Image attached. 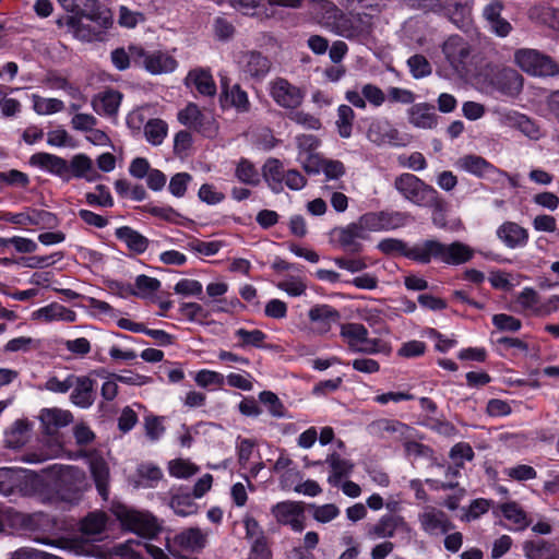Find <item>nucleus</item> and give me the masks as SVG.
<instances>
[{
    "mask_svg": "<svg viewBox=\"0 0 559 559\" xmlns=\"http://www.w3.org/2000/svg\"><path fill=\"white\" fill-rule=\"evenodd\" d=\"M394 188L405 200L417 206L429 207L435 212L445 210V201L439 192L413 174L404 173L397 176L394 180Z\"/></svg>",
    "mask_w": 559,
    "mask_h": 559,
    "instance_id": "1",
    "label": "nucleus"
},
{
    "mask_svg": "<svg viewBox=\"0 0 559 559\" xmlns=\"http://www.w3.org/2000/svg\"><path fill=\"white\" fill-rule=\"evenodd\" d=\"M56 492L62 501L78 503L86 487V475L78 466H60L55 480Z\"/></svg>",
    "mask_w": 559,
    "mask_h": 559,
    "instance_id": "2",
    "label": "nucleus"
},
{
    "mask_svg": "<svg viewBox=\"0 0 559 559\" xmlns=\"http://www.w3.org/2000/svg\"><path fill=\"white\" fill-rule=\"evenodd\" d=\"M514 61L524 72L534 76H554L559 72L557 62L536 49H518Z\"/></svg>",
    "mask_w": 559,
    "mask_h": 559,
    "instance_id": "3",
    "label": "nucleus"
},
{
    "mask_svg": "<svg viewBox=\"0 0 559 559\" xmlns=\"http://www.w3.org/2000/svg\"><path fill=\"white\" fill-rule=\"evenodd\" d=\"M116 516L126 530L141 537L154 538L162 531V525L157 518L148 512L122 508L116 512Z\"/></svg>",
    "mask_w": 559,
    "mask_h": 559,
    "instance_id": "4",
    "label": "nucleus"
},
{
    "mask_svg": "<svg viewBox=\"0 0 559 559\" xmlns=\"http://www.w3.org/2000/svg\"><path fill=\"white\" fill-rule=\"evenodd\" d=\"M441 49L455 73L460 75L468 73L473 48L467 39L460 35H451L443 41Z\"/></svg>",
    "mask_w": 559,
    "mask_h": 559,
    "instance_id": "5",
    "label": "nucleus"
},
{
    "mask_svg": "<svg viewBox=\"0 0 559 559\" xmlns=\"http://www.w3.org/2000/svg\"><path fill=\"white\" fill-rule=\"evenodd\" d=\"M129 50L134 63H141L151 74L171 73L178 67V61L166 51L155 50L150 52L138 45H130Z\"/></svg>",
    "mask_w": 559,
    "mask_h": 559,
    "instance_id": "6",
    "label": "nucleus"
},
{
    "mask_svg": "<svg viewBox=\"0 0 559 559\" xmlns=\"http://www.w3.org/2000/svg\"><path fill=\"white\" fill-rule=\"evenodd\" d=\"M366 135L377 146L404 147L408 143L407 135L402 134L386 118L373 119Z\"/></svg>",
    "mask_w": 559,
    "mask_h": 559,
    "instance_id": "7",
    "label": "nucleus"
},
{
    "mask_svg": "<svg viewBox=\"0 0 559 559\" xmlns=\"http://www.w3.org/2000/svg\"><path fill=\"white\" fill-rule=\"evenodd\" d=\"M366 231H389L404 227L411 219L407 212L379 211L367 212L359 216Z\"/></svg>",
    "mask_w": 559,
    "mask_h": 559,
    "instance_id": "8",
    "label": "nucleus"
},
{
    "mask_svg": "<svg viewBox=\"0 0 559 559\" xmlns=\"http://www.w3.org/2000/svg\"><path fill=\"white\" fill-rule=\"evenodd\" d=\"M306 503L304 501L284 500L272 506L271 514L283 526H289L292 531L300 533L306 527Z\"/></svg>",
    "mask_w": 559,
    "mask_h": 559,
    "instance_id": "9",
    "label": "nucleus"
},
{
    "mask_svg": "<svg viewBox=\"0 0 559 559\" xmlns=\"http://www.w3.org/2000/svg\"><path fill=\"white\" fill-rule=\"evenodd\" d=\"M177 118L181 124L206 138H212L217 131L214 117L204 114L195 103H188L183 109L179 110Z\"/></svg>",
    "mask_w": 559,
    "mask_h": 559,
    "instance_id": "10",
    "label": "nucleus"
},
{
    "mask_svg": "<svg viewBox=\"0 0 559 559\" xmlns=\"http://www.w3.org/2000/svg\"><path fill=\"white\" fill-rule=\"evenodd\" d=\"M218 103L223 111L234 109L237 114H247L251 109L248 93L238 83L231 85L228 78L221 80Z\"/></svg>",
    "mask_w": 559,
    "mask_h": 559,
    "instance_id": "11",
    "label": "nucleus"
},
{
    "mask_svg": "<svg viewBox=\"0 0 559 559\" xmlns=\"http://www.w3.org/2000/svg\"><path fill=\"white\" fill-rule=\"evenodd\" d=\"M270 95L280 107L296 109L302 104L306 93L287 79L276 78L270 83Z\"/></svg>",
    "mask_w": 559,
    "mask_h": 559,
    "instance_id": "12",
    "label": "nucleus"
},
{
    "mask_svg": "<svg viewBox=\"0 0 559 559\" xmlns=\"http://www.w3.org/2000/svg\"><path fill=\"white\" fill-rule=\"evenodd\" d=\"M331 234L336 237L335 241L340 248L350 254H358L364 250L362 243L358 241L359 239H368V234L360 218L346 226L335 227Z\"/></svg>",
    "mask_w": 559,
    "mask_h": 559,
    "instance_id": "13",
    "label": "nucleus"
},
{
    "mask_svg": "<svg viewBox=\"0 0 559 559\" xmlns=\"http://www.w3.org/2000/svg\"><path fill=\"white\" fill-rule=\"evenodd\" d=\"M489 85L504 96H516L523 88V76L512 68H497L488 75Z\"/></svg>",
    "mask_w": 559,
    "mask_h": 559,
    "instance_id": "14",
    "label": "nucleus"
},
{
    "mask_svg": "<svg viewBox=\"0 0 559 559\" xmlns=\"http://www.w3.org/2000/svg\"><path fill=\"white\" fill-rule=\"evenodd\" d=\"M238 66L246 78L260 82L269 74L272 62L261 51L247 50L240 52Z\"/></svg>",
    "mask_w": 559,
    "mask_h": 559,
    "instance_id": "15",
    "label": "nucleus"
},
{
    "mask_svg": "<svg viewBox=\"0 0 559 559\" xmlns=\"http://www.w3.org/2000/svg\"><path fill=\"white\" fill-rule=\"evenodd\" d=\"M28 164L59 177L63 182L71 180V175L68 174V160L61 156L37 152L29 157Z\"/></svg>",
    "mask_w": 559,
    "mask_h": 559,
    "instance_id": "16",
    "label": "nucleus"
},
{
    "mask_svg": "<svg viewBox=\"0 0 559 559\" xmlns=\"http://www.w3.org/2000/svg\"><path fill=\"white\" fill-rule=\"evenodd\" d=\"M96 380L90 376L73 374L70 401L80 408H90L96 400Z\"/></svg>",
    "mask_w": 559,
    "mask_h": 559,
    "instance_id": "17",
    "label": "nucleus"
},
{
    "mask_svg": "<svg viewBox=\"0 0 559 559\" xmlns=\"http://www.w3.org/2000/svg\"><path fill=\"white\" fill-rule=\"evenodd\" d=\"M504 5L501 0H492L485 5L483 16L489 31L498 37L504 38L513 31L512 24L502 16Z\"/></svg>",
    "mask_w": 559,
    "mask_h": 559,
    "instance_id": "18",
    "label": "nucleus"
},
{
    "mask_svg": "<svg viewBox=\"0 0 559 559\" xmlns=\"http://www.w3.org/2000/svg\"><path fill=\"white\" fill-rule=\"evenodd\" d=\"M497 238L509 249L524 248L528 243V230L515 222L507 221L496 230Z\"/></svg>",
    "mask_w": 559,
    "mask_h": 559,
    "instance_id": "19",
    "label": "nucleus"
},
{
    "mask_svg": "<svg viewBox=\"0 0 559 559\" xmlns=\"http://www.w3.org/2000/svg\"><path fill=\"white\" fill-rule=\"evenodd\" d=\"M185 85L195 91L204 97H214L217 93V86L210 69H191L185 78Z\"/></svg>",
    "mask_w": 559,
    "mask_h": 559,
    "instance_id": "20",
    "label": "nucleus"
},
{
    "mask_svg": "<svg viewBox=\"0 0 559 559\" xmlns=\"http://www.w3.org/2000/svg\"><path fill=\"white\" fill-rule=\"evenodd\" d=\"M413 261L424 265L431 262L443 263V242L438 239H426L414 245Z\"/></svg>",
    "mask_w": 559,
    "mask_h": 559,
    "instance_id": "21",
    "label": "nucleus"
},
{
    "mask_svg": "<svg viewBox=\"0 0 559 559\" xmlns=\"http://www.w3.org/2000/svg\"><path fill=\"white\" fill-rule=\"evenodd\" d=\"M421 528L428 534H447L454 528V524L442 510L431 509L419 516Z\"/></svg>",
    "mask_w": 559,
    "mask_h": 559,
    "instance_id": "22",
    "label": "nucleus"
},
{
    "mask_svg": "<svg viewBox=\"0 0 559 559\" xmlns=\"http://www.w3.org/2000/svg\"><path fill=\"white\" fill-rule=\"evenodd\" d=\"M68 174L72 178L85 179L87 182L98 180L102 175L94 168L92 158L84 154L79 153L68 162Z\"/></svg>",
    "mask_w": 559,
    "mask_h": 559,
    "instance_id": "23",
    "label": "nucleus"
},
{
    "mask_svg": "<svg viewBox=\"0 0 559 559\" xmlns=\"http://www.w3.org/2000/svg\"><path fill=\"white\" fill-rule=\"evenodd\" d=\"M408 121L416 128L433 129L438 124V115L433 105L428 103L414 104L408 110Z\"/></svg>",
    "mask_w": 559,
    "mask_h": 559,
    "instance_id": "24",
    "label": "nucleus"
},
{
    "mask_svg": "<svg viewBox=\"0 0 559 559\" xmlns=\"http://www.w3.org/2000/svg\"><path fill=\"white\" fill-rule=\"evenodd\" d=\"M39 420L43 432L47 436H53L59 428L68 426L73 420V416L69 411L44 408L40 412Z\"/></svg>",
    "mask_w": 559,
    "mask_h": 559,
    "instance_id": "25",
    "label": "nucleus"
},
{
    "mask_svg": "<svg viewBox=\"0 0 559 559\" xmlns=\"http://www.w3.org/2000/svg\"><path fill=\"white\" fill-rule=\"evenodd\" d=\"M285 173L283 162L275 157L267 158L261 169V176L274 193L283 191Z\"/></svg>",
    "mask_w": 559,
    "mask_h": 559,
    "instance_id": "26",
    "label": "nucleus"
},
{
    "mask_svg": "<svg viewBox=\"0 0 559 559\" xmlns=\"http://www.w3.org/2000/svg\"><path fill=\"white\" fill-rule=\"evenodd\" d=\"M115 237L123 242L133 254H143L150 246L148 238L130 226L116 228Z\"/></svg>",
    "mask_w": 559,
    "mask_h": 559,
    "instance_id": "27",
    "label": "nucleus"
},
{
    "mask_svg": "<svg viewBox=\"0 0 559 559\" xmlns=\"http://www.w3.org/2000/svg\"><path fill=\"white\" fill-rule=\"evenodd\" d=\"M457 164L461 169L478 178L490 177L498 171V168L495 165L489 163L483 156L475 154L462 156Z\"/></svg>",
    "mask_w": 559,
    "mask_h": 559,
    "instance_id": "28",
    "label": "nucleus"
},
{
    "mask_svg": "<svg viewBox=\"0 0 559 559\" xmlns=\"http://www.w3.org/2000/svg\"><path fill=\"white\" fill-rule=\"evenodd\" d=\"M309 320L316 323L322 333L331 330L341 319L340 312L330 305H316L308 312Z\"/></svg>",
    "mask_w": 559,
    "mask_h": 559,
    "instance_id": "29",
    "label": "nucleus"
},
{
    "mask_svg": "<svg viewBox=\"0 0 559 559\" xmlns=\"http://www.w3.org/2000/svg\"><path fill=\"white\" fill-rule=\"evenodd\" d=\"M475 252L476 251L472 247L459 240L451 243L443 242V264H465L474 258Z\"/></svg>",
    "mask_w": 559,
    "mask_h": 559,
    "instance_id": "30",
    "label": "nucleus"
},
{
    "mask_svg": "<svg viewBox=\"0 0 559 559\" xmlns=\"http://www.w3.org/2000/svg\"><path fill=\"white\" fill-rule=\"evenodd\" d=\"M406 523L402 516L386 513L382 515L379 521L371 525L367 534L372 538H392L395 532L401 527L405 526Z\"/></svg>",
    "mask_w": 559,
    "mask_h": 559,
    "instance_id": "31",
    "label": "nucleus"
},
{
    "mask_svg": "<svg viewBox=\"0 0 559 559\" xmlns=\"http://www.w3.org/2000/svg\"><path fill=\"white\" fill-rule=\"evenodd\" d=\"M121 100L122 94L119 91L108 88L95 96L92 105L97 114L111 117L117 115Z\"/></svg>",
    "mask_w": 559,
    "mask_h": 559,
    "instance_id": "32",
    "label": "nucleus"
},
{
    "mask_svg": "<svg viewBox=\"0 0 559 559\" xmlns=\"http://www.w3.org/2000/svg\"><path fill=\"white\" fill-rule=\"evenodd\" d=\"M523 551L527 559H559V547L545 539L525 542Z\"/></svg>",
    "mask_w": 559,
    "mask_h": 559,
    "instance_id": "33",
    "label": "nucleus"
},
{
    "mask_svg": "<svg viewBox=\"0 0 559 559\" xmlns=\"http://www.w3.org/2000/svg\"><path fill=\"white\" fill-rule=\"evenodd\" d=\"M145 550L153 559H170L165 551L152 544L141 545L134 540H128L118 546L119 554L129 559H143L142 549Z\"/></svg>",
    "mask_w": 559,
    "mask_h": 559,
    "instance_id": "34",
    "label": "nucleus"
},
{
    "mask_svg": "<svg viewBox=\"0 0 559 559\" xmlns=\"http://www.w3.org/2000/svg\"><path fill=\"white\" fill-rule=\"evenodd\" d=\"M325 463L331 467L328 481L333 487H338L343 478L348 477L354 469V463L349 460L342 459L336 452L328 455Z\"/></svg>",
    "mask_w": 559,
    "mask_h": 559,
    "instance_id": "35",
    "label": "nucleus"
},
{
    "mask_svg": "<svg viewBox=\"0 0 559 559\" xmlns=\"http://www.w3.org/2000/svg\"><path fill=\"white\" fill-rule=\"evenodd\" d=\"M34 318L43 319L46 322L51 321H66L74 322L76 320L75 311L58 304L52 302L48 306L41 307L34 312Z\"/></svg>",
    "mask_w": 559,
    "mask_h": 559,
    "instance_id": "36",
    "label": "nucleus"
},
{
    "mask_svg": "<svg viewBox=\"0 0 559 559\" xmlns=\"http://www.w3.org/2000/svg\"><path fill=\"white\" fill-rule=\"evenodd\" d=\"M174 542L180 548L193 552L201 551L206 545V538L198 527H190L180 532L175 536Z\"/></svg>",
    "mask_w": 559,
    "mask_h": 559,
    "instance_id": "37",
    "label": "nucleus"
},
{
    "mask_svg": "<svg viewBox=\"0 0 559 559\" xmlns=\"http://www.w3.org/2000/svg\"><path fill=\"white\" fill-rule=\"evenodd\" d=\"M193 496L186 488H180L171 495L169 506L179 516H189L198 513L199 506L194 502Z\"/></svg>",
    "mask_w": 559,
    "mask_h": 559,
    "instance_id": "38",
    "label": "nucleus"
},
{
    "mask_svg": "<svg viewBox=\"0 0 559 559\" xmlns=\"http://www.w3.org/2000/svg\"><path fill=\"white\" fill-rule=\"evenodd\" d=\"M143 211L153 217L163 219L170 224L186 226L188 223H192L191 219L182 216L170 205L158 206L150 203L144 205Z\"/></svg>",
    "mask_w": 559,
    "mask_h": 559,
    "instance_id": "39",
    "label": "nucleus"
},
{
    "mask_svg": "<svg viewBox=\"0 0 559 559\" xmlns=\"http://www.w3.org/2000/svg\"><path fill=\"white\" fill-rule=\"evenodd\" d=\"M235 337L239 340L237 344L238 347H254L259 349H269L270 346L265 344V340L267 338V334L262 330H246L240 328L235 331Z\"/></svg>",
    "mask_w": 559,
    "mask_h": 559,
    "instance_id": "40",
    "label": "nucleus"
},
{
    "mask_svg": "<svg viewBox=\"0 0 559 559\" xmlns=\"http://www.w3.org/2000/svg\"><path fill=\"white\" fill-rule=\"evenodd\" d=\"M91 475L95 483L96 489L103 499L108 498L109 468L104 460H95L91 462Z\"/></svg>",
    "mask_w": 559,
    "mask_h": 559,
    "instance_id": "41",
    "label": "nucleus"
},
{
    "mask_svg": "<svg viewBox=\"0 0 559 559\" xmlns=\"http://www.w3.org/2000/svg\"><path fill=\"white\" fill-rule=\"evenodd\" d=\"M377 249L385 255H400L413 261L414 246L409 247L402 239L384 238L378 242Z\"/></svg>",
    "mask_w": 559,
    "mask_h": 559,
    "instance_id": "42",
    "label": "nucleus"
},
{
    "mask_svg": "<svg viewBox=\"0 0 559 559\" xmlns=\"http://www.w3.org/2000/svg\"><path fill=\"white\" fill-rule=\"evenodd\" d=\"M235 177L243 185L257 187L260 185V174L254 164L246 158L241 157L235 168Z\"/></svg>",
    "mask_w": 559,
    "mask_h": 559,
    "instance_id": "43",
    "label": "nucleus"
},
{
    "mask_svg": "<svg viewBox=\"0 0 559 559\" xmlns=\"http://www.w3.org/2000/svg\"><path fill=\"white\" fill-rule=\"evenodd\" d=\"M439 5L444 9L453 23H464L471 13V0H437Z\"/></svg>",
    "mask_w": 559,
    "mask_h": 559,
    "instance_id": "44",
    "label": "nucleus"
},
{
    "mask_svg": "<svg viewBox=\"0 0 559 559\" xmlns=\"http://www.w3.org/2000/svg\"><path fill=\"white\" fill-rule=\"evenodd\" d=\"M356 114L349 105L342 104L337 107L336 128L342 139H349L353 134V126Z\"/></svg>",
    "mask_w": 559,
    "mask_h": 559,
    "instance_id": "45",
    "label": "nucleus"
},
{
    "mask_svg": "<svg viewBox=\"0 0 559 559\" xmlns=\"http://www.w3.org/2000/svg\"><path fill=\"white\" fill-rule=\"evenodd\" d=\"M167 132V123L159 118L150 119L144 124V136L146 141L154 146H158L164 142Z\"/></svg>",
    "mask_w": 559,
    "mask_h": 559,
    "instance_id": "46",
    "label": "nucleus"
},
{
    "mask_svg": "<svg viewBox=\"0 0 559 559\" xmlns=\"http://www.w3.org/2000/svg\"><path fill=\"white\" fill-rule=\"evenodd\" d=\"M29 226H37L40 228L53 229L59 226L60 219L58 216L49 211L28 207Z\"/></svg>",
    "mask_w": 559,
    "mask_h": 559,
    "instance_id": "47",
    "label": "nucleus"
},
{
    "mask_svg": "<svg viewBox=\"0 0 559 559\" xmlns=\"http://www.w3.org/2000/svg\"><path fill=\"white\" fill-rule=\"evenodd\" d=\"M341 336L347 340L348 346L354 350L357 343L367 341L368 329L361 323H345L341 326Z\"/></svg>",
    "mask_w": 559,
    "mask_h": 559,
    "instance_id": "48",
    "label": "nucleus"
},
{
    "mask_svg": "<svg viewBox=\"0 0 559 559\" xmlns=\"http://www.w3.org/2000/svg\"><path fill=\"white\" fill-rule=\"evenodd\" d=\"M162 283L156 277H151L145 274L138 275L133 287L135 294L133 296L139 298H147L150 295L159 290Z\"/></svg>",
    "mask_w": 559,
    "mask_h": 559,
    "instance_id": "49",
    "label": "nucleus"
},
{
    "mask_svg": "<svg viewBox=\"0 0 559 559\" xmlns=\"http://www.w3.org/2000/svg\"><path fill=\"white\" fill-rule=\"evenodd\" d=\"M95 190L97 193L94 192H87L85 193V202L90 206H100V207H112L115 202L112 199V195L110 193V190L105 185H97L95 187Z\"/></svg>",
    "mask_w": 559,
    "mask_h": 559,
    "instance_id": "50",
    "label": "nucleus"
},
{
    "mask_svg": "<svg viewBox=\"0 0 559 559\" xmlns=\"http://www.w3.org/2000/svg\"><path fill=\"white\" fill-rule=\"evenodd\" d=\"M64 103L58 98H44L33 95V109L38 115H52L63 110Z\"/></svg>",
    "mask_w": 559,
    "mask_h": 559,
    "instance_id": "51",
    "label": "nucleus"
},
{
    "mask_svg": "<svg viewBox=\"0 0 559 559\" xmlns=\"http://www.w3.org/2000/svg\"><path fill=\"white\" fill-rule=\"evenodd\" d=\"M259 401L267 408L269 413L276 418L286 416V407L280 397L272 391H261Z\"/></svg>",
    "mask_w": 559,
    "mask_h": 559,
    "instance_id": "52",
    "label": "nucleus"
},
{
    "mask_svg": "<svg viewBox=\"0 0 559 559\" xmlns=\"http://www.w3.org/2000/svg\"><path fill=\"white\" fill-rule=\"evenodd\" d=\"M407 64L409 67V72L415 79H423L431 74V64L423 55L416 53L409 57Z\"/></svg>",
    "mask_w": 559,
    "mask_h": 559,
    "instance_id": "53",
    "label": "nucleus"
},
{
    "mask_svg": "<svg viewBox=\"0 0 559 559\" xmlns=\"http://www.w3.org/2000/svg\"><path fill=\"white\" fill-rule=\"evenodd\" d=\"M273 552L270 547L269 538L264 535V532H261V535L258 536L251 547L249 559H272Z\"/></svg>",
    "mask_w": 559,
    "mask_h": 559,
    "instance_id": "54",
    "label": "nucleus"
},
{
    "mask_svg": "<svg viewBox=\"0 0 559 559\" xmlns=\"http://www.w3.org/2000/svg\"><path fill=\"white\" fill-rule=\"evenodd\" d=\"M502 515L512 521L514 524L526 526V513L525 511L514 501L506 502L500 506Z\"/></svg>",
    "mask_w": 559,
    "mask_h": 559,
    "instance_id": "55",
    "label": "nucleus"
},
{
    "mask_svg": "<svg viewBox=\"0 0 559 559\" xmlns=\"http://www.w3.org/2000/svg\"><path fill=\"white\" fill-rule=\"evenodd\" d=\"M179 311L190 322L203 323L210 316L209 311L198 302H182Z\"/></svg>",
    "mask_w": 559,
    "mask_h": 559,
    "instance_id": "56",
    "label": "nucleus"
},
{
    "mask_svg": "<svg viewBox=\"0 0 559 559\" xmlns=\"http://www.w3.org/2000/svg\"><path fill=\"white\" fill-rule=\"evenodd\" d=\"M138 476L145 480L144 487L154 488L163 477L162 469L153 464H141L138 467Z\"/></svg>",
    "mask_w": 559,
    "mask_h": 559,
    "instance_id": "57",
    "label": "nucleus"
},
{
    "mask_svg": "<svg viewBox=\"0 0 559 559\" xmlns=\"http://www.w3.org/2000/svg\"><path fill=\"white\" fill-rule=\"evenodd\" d=\"M492 324L501 332H518L522 328V321L511 314H493Z\"/></svg>",
    "mask_w": 559,
    "mask_h": 559,
    "instance_id": "58",
    "label": "nucleus"
},
{
    "mask_svg": "<svg viewBox=\"0 0 559 559\" xmlns=\"http://www.w3.org/2000/svg\"><path fill=\"white\" fill-rule=\"evenodd\" d=\"M191 180L192 176L189 173H177L170 178L168 190L174 197L182 198Z\"/></svg>",
    "mask_w": 559,
    "mask_h": 559,
    "instance_id": "59",
    "label": "nucleus"
},
{
    "mask_svg": "<svg viewBox=\"0 0 559 559\" xmlns=\"http://www.w3.org/2000/svg\"><path fill=\"white\" fill-rule=\"evenodd\" d=\"M17 486V473L11 467H0V492L10 496Z\"/></svg>",
    "mask_w": 559,
    "mask_h": 559,
    "instance_id": "60",
    "label": "nucleus"
},
{
    "mask_svg": "<svg viewBox=\"0 0 559 559\" xmlns=\"http://www.w3.org/2000/svg\"><path fill=\"white\" fill-rule=\"evenodd\" d=\"M169 474L176 478H188L198 472V467L182 459H176L169 462Z\"/></svg>",
    "mask_w": 559,
    "mask_h": 559,
    "instance_id": "61",
    "label": "nucleus"
},
{
    "mask_svg": "<svg viewBox=\"0 0 559 559\" xmlns=\"http://www.w3.org/2000/svg\"><path fill=\"white\" fill-rule=\"evenodd\" d=\"M0 183L12 187L27 188L29 185V178L27 174L21 170L11 169L9 171H0Z\"/></svg>",
    "mask_w": 559,
    "mask_h": 559,
    "instance_id": "62",
    "label": "nucleus"
},
{
    "mask_svg": "<svg viewBox=\"0 0 559 559\" xmlns=\"http://www.w3.org/2000/svg\"><path fill=\"white\" fill-rule=\"evenodd\" d=\"M194 381L199 386L209 388L211 385L222 386L225 378L222 373L213 370L202 369L197 372Z\"/></svg>",
    "mask_w": 559,
    "mask_h": 559,
    "instance_id": "63",
    "label": "nucleus"
},
{
    "mask_svg": "<svg viewBox=\"0 0 559 559\" xmlns=\"http://www.w3.org/2000/svg\"><path fill=\"white\" fill-rule=\"evenodd\" d=\"M503 473L513 480L526 481L535 479L537 472L534 467L526 464H519L509 468H506Z\"/></svg>",
    "mask_w": 559,
    "mask_h": 559,
    "instance_id": "64",
    "label": "nucleus"
}]
</instances>
